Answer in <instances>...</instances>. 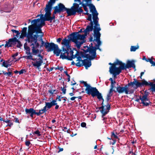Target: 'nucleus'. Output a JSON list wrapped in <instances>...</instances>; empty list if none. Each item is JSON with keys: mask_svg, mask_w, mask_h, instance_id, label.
<instances>
[{"mask_svg": "<svg viewBox=\"0 0 155 155\" xmlns=\"http://www.w3.org/2000/svg\"><path fill=\"white\" fill-rule=\"evenodd\" d=\"M40 20L39 19L33 20L31 21V25L28 27V34L27 35L26 41L32 47V54L36 55L39 52V50L35 48L39 47V45L38 42V34L41 33L42 26L41 24L36 25V24Z\"/></svg>", "mask_w": 155, "mask_h": 155, "instance_id": "f257e3e1", "label": "nucleus"}, {"mask_svg": "<svg viewBox=\"0 0 155 155\" xmlns=\"http://www.w3.org/2000/svg\"><path fill=\"white\" fill-rule=\"evenodd\" d=\"M95 13H93V19L94 23V39L93 41H95L97 44H95V46H91L85 51V53L89 52L92 54L94 59L97 57L96 50L98 49L100 51H102L100 47L101 45L102 42L100 40L101 34L100 31L101 30L99 24L98 23L99 18L97 17L98 13L95 10Z\"/></svg>", "mask_w": 155, "mask_h": 155, "instance_id": "f03ea898", "label": "nucleus"}, {"mask_svg": "<svg viewBox=\"0 0 155 155\" xmlns=\"http://www.w3.org/2000/svg\"><path fill=\"white\" fill-rule=\"evenodd\" d=\"M134 81H130V83H128L124 87H120L119 85L117 86L116 87V92H117L120 94L125 92L126 94H131L134 93V89L129 90V87L130 86L133 87L134 85H135L136 88H138L142 87L144 85H150L151 86V88L150 90H151L152 91H154L155 92V84H153L150 82H149L150 83L149 84L145 80H143L142 82H139L135 79H134Z\"/></svg>", "mask_w": 155, "mask_h": 155, "instance_id": "7ed1b4c3", "label": "nucleus"}, {"mask_svg": "<svg viewBox=\"0 0 155 155\" xmlns=\"http://www.w3.org/2000/svg\"><path fill=\"white\" fill-rule=\"evenodd\" d=\"M69 41L64 38L61 42V44L64 45L65 47L62 48V52L60 55V58L62 59H67L69 61L72 60V57L74 55L73 54L74 52L71 48L69 45Z\"/></svg>", "mask_w": 155, "mask_h": 155, "instance_id": "20e7f679", "label": "nucleus"}, {"mask_svg": "<svg viewBox=\"0 0 155 155\" xmlns=\"http://www.w3.org/2000/svg\"><path fill=\"white\" fill-rule=\"evenodd\" d=\"M84 29H81L79 32H74L69 35L70 40L73 42L75 44V46L77 48L80 49L81 45L84 42V39L85 38V34L81 35L79 33L84 32L83 31Z\"/></svg>", "mask_w": 155, "mask_h": 155, "instance_id": "39448f33", "label": "nucleus"}, {"mask_svg": "<svg viewBox=\"0 0 155 155\" xmlns=\"http://www.w3.org/2000/svg\"><path fill=\"white\" fill-rule=\"evenodd\" d=\"M56 1L55 0H50L48 2V4L46 5V7L45 8L46 13L45 15V18L44 19V21H50V22L51 23L52 22L53 19H55L54 15L57 12L55 13L54 12L55 10L56 9V7H58V5L54 7V10L52 16L51 17V15L52 5L55 3Z\"/></svg>", "mask_w": 155, "mask_h": 155, "instance_id": "423d86ee", "label": "nucleus"}, {"mask_svg": "<svg viewBox=\"0 0 155 155\" xmlns=\"http://www.w3.org/2000/svg\"><path fill=\"white\" fill-rule=\"evenodd\" d=\"M76 51V53L72 57V59L75 58H77L76 61H78L76 64L77 67H80L84 65L86 69L90 67L91 65V60H92L85 59L82 60L81 57L79 53L77 51L76 48L74 49Z\"/></svg>", "mask_w": 155, "mask_h": 155, "instance_id": "0eeeda50", "label": "nucleus"}, {"mask_svg": "<svg viewBox=\"0 0 155 155\" xmlns=\"http://www.w3.org/2000/svg\"><path fill=\"white\" fill-rule=\"evenodd\" d=\"M58 7H56V9L55 10L54 12L55 13L56 12L59 13L61 12L66 11L68 16L75 15V11L74 5L72 6L71 9L67 8L64 5L61 3L58 4Z\"/></svg>", "mask_w": 155, "mask_h": 155, "instance_id": "6e6552de", "label": "nucleus"}, {"mask_svg": "<svg viewBox=\"0 0 155 155\" xmlns=\"http://www.w3.org/2000/svg\"><path fill=\"white\" fill-rule=\"evenodd\" d=\"M80 82L83 84L84 86L86 87L85 91H86L87 94L89 95H91L93 97H94V95L97 90L96 88L91 87L90 84H88L86 82L84 81H81Z\"/></svg>", "mask_w": 155, "mask_h": 155, "instance_id": "1a4fd4ad", "label": "nucleus"}, {"mask_svg": "<svg viewBox=\"0 0 155 155\" xmlns=\"http://www.w3.org/2000/svg\"><path fill=\"white\" fill-rule=\"evenodd\" d=\"M80 82L83 84L84 86L86 87L85 91H86L87 94L89 95H91L93 97H94V95L97 90L96 88L91 87L90 84H88L86 82L84 81H81Z\"/></svg>", "mask_w": 155, "mask_h": 155, "instance_id": "9d476101", "label": "nucleus"}, {"mask_svg": "<svg viewBox=\"0 0 155 155\" xmlns=\"http://www.w3.org/2000/svg\"><path fill=\"white\" fill-rule=\"evenodd\" d=\"M125 70L124 66L121 65L119 67H116L115 64H113V66H110L109 68V71L111 74H113L114 77L119 75L122 70Z\"/></svg>", "mask_w": 155, "mask_h": 155, "instance_id": "9b49d317", "label": "nucleus"}, {"mask_svg": "<svg viewBox=\"0 0 155 155\" xmlns=\"http://www.w3.org/2000/svg\"><path fill=\"white\" fill-rule=\"evenodd\" d=\"M110 108V105L108 104L107 105L102 106L99 108L102 114V118H103V120L104 121L105 119L106 118L104 116L109 112Z\"/></svg>", "mask_w": 155, "mask_h": 155, "instance_id": "f8f14e48", "label": "nucleus"}, {"mask_svg": "<svg viewBox=\"0 0 155 155\" xmlns=\"http://www.w3.org/2000/svg\"><path fill=\"white\" fill-rule=\"evenodd\" d=\"M38 56L40 57V58L36 59L35 61V62L32 61V64L33 66L36 68L38 70L40 69V67L41 66L43 63V57L40 54L38 55Z\"/></svg>", "mask_w": 155, "mask_h": 155, "instance_id": "ddd939ff", "label": "nucleus"}, {"mask_svg": "<svg viewBox=\"0 0 155 155\" xmlns=\"http://www.w3.org/2000/svg\"><path fill=\"white\" fill-rule=\"evenodd\" d=\"M148 94L145 93V94L142 97H140V100L141 101V103L144 106H149V104L151 103L149 99L147 98Z\"/></svg>", "mask_w": 155, "mask_h": 155, "instance_id": "4468645a", "label": "nucleus"}, {"mask_svg": "<svg viewBox=\"0 0 155 155\" xmlns=\"http://www.w3.org/2000/svg\"><path fill=\"white\" fill-rule=\"evenodd\" d=\"M57 45L53 43L48 42H45L44 45V46L47 49V51L48 52L53 51Z\"/></svg>", "mask_w": 155, "mask_h": 155, "instance_id": "2eb2a0df", "label": "nucleus"}, {"mask_svg": "<svg viewBox=\"0 0 155 155\" xmlns=\"http://www.w3.org/2000/svg\"><path fill=\"white\" fill-rule=\"evenodd\" d=\"M86 50H84V51L85 53H84L83 52H79L78 51L79 53V55L81 56V57L83 58H86L90 60H94V58L92 54L90 53V52H89V54H86V53H85V51H86Z\"/></svg>", "mask_w": 155, "mask_h": 155, "instance_id": "dca6fc26", "label": "nucleus"}, {"mask_svg": "<svg viewBox=\"0 0 155 155\" xmlns=\"http://www.w3.org/2000/svg\"><path fill=\"white\" fill-rule=\"evenodd\" d=\"M135 61L134 60L131 61L128 60L127 62V64H125L124 68L125 69L127 68H132L134 69L135 68V65L134 64Z\"/></svg>", "mask_w": 155, "mask_h": 155, "instance_id": "f3484780", "label": "nucleus"}, {"mask_svg": "<svg viewBox=\"0 0 155 155\" xmlns=\"http://www.w3.org/2000/svg\"><path fill=\"white\" fill-rule=\"evenodd\" d=\"M25 111L26 114L30 115V117L31 118L33 117L34 115H36V112L35 110L33 108H26L25 109Z\"/></svg>", "mask_w": 155, "mask_h": 155, "instance_id": "a211bd4d", "label": "nucleus"}, {"mask_svg": "<svg viewBox=\"0 0 155 155\" xmlns=\"http://www.w3.org/2000/svg\"><path fill=\"white\" fill-rule=\"evenodd\" d=\"M30 49H27V50H26V54L28 55L24 56L23 58L28 60H31L35 61L36 60V58H33L32 53L30 52Z\"/></svg>", "mask_w": 155, "mask_h": 155, "instance_id": "6ab92c4d", "label": "nucleus"}, {"mask_svg": "<svg viewBox=\"0 0 155 155\" xmlns=\"http://www.w3.org/2000/svg\"><path fill=\"white\" fill-rule=\"evenodd\" d=\"M95 11H96V12H97V13H98V15H97V17H98V13L97 12L96 9V8L95 7V6L94 5H93L91 7V12H92V16H93V13H95ZM98 18V17H97ZM92 18H93V16L92 17ZM92 19H93V18H92ZM93 21H92V20H91V21H90V23L89 24V25L90 26H91L92 27H94V23H94V20H93Z\"/></svg>", "mask_w": 155, "mask_h": 155, "instance_id": "aec40b11", "label": "nucleus"}, {"mask_svg": "<svg viewBox=\"0 0 155 155\" xmlns=\"http://www.w3.org/2000/svg\"><path fill=\"white\" fill-rule=\"evenodd\" d=\"M73 5L74 7V10L75 11V14L76 12L81 13L83 12V10L81 8H79V5L76 3H74Z\"/></svg>", "mask_w": 155, "mask_h": 155, "instance_id": "412c9836", "label": "nucleus"}, {"mask_svg": "<svg viewBox=\"0 0 155 155\" xmlns=\"http://www.w3.org/2000/svg\"><path fill=\"white\" fill-rule=\"evenodd\" d=\"M94 29V27L88 25L87 26L86 29L83 31L84 32L85 35H87V34H88L90 32L92 31Z\"/></svg>", "mask_w": 155, "mask_h": 155, "instance_id": "4be33fe9", "label": "nucleus"}, {"mask_svg": "<svg viewBox=\"0 0 155 155\" xmlns=\"http://www.w3.org/2000/svg\"><path fill=\"white\" fill-rule=\"evenodd\" d=\"M95 96H96L97 97V98L99 100H102V102L101 103V105L102 106H104V99L103 98V97L102 96L101 94L99 92L98 90L96 91V93L94 95V97Z\"/></svg>", "mask_w": 155, "mask_h": 155, "instance_id": "5701e85b", "label": "nucleus"}, {"mask_svg": "<svg viewBox=\"0 0 155 155\" xmlns=\"http://www.w3.org/2000/svg\"><path fill=\"white\" fill-rule=\"evenodd\" d=\"M53 52L54 54L56 55L57 56H58L60 54H61L60 55H61L62 52V50H60L58 46L57 45L53 51Z\"/></svg>", "mask_w": 155, "mask_h": 155, "instance_id": "b1692460", "label": "nucleus"}, {"mask_svg": "<svg viewBox=\"0 0 155 155\" xmlns=\"http://www.w3.org/2000/svg\"><path fill=\"white\" fill-rule=\"evenodd\" d=\"M45 18H44L43 15H41L40 16V18H38V19H39L40 20L37 22L36 24V25H37L40 24H41V25L42 27L43 25H44L45 24V23L44 22L45 21H44V19ZM35 19H34V20Z\"/></svg>", "mask_w": 155, "mask_h": 155, "instance_id": "393cba45", "label": "nucleus"}, {"mask_svg": "<svg viewBox=\"0 0 155 155\" xmlns=\"http://www.w3.org/2000/svg\"><path fill=\"white\" fill-rule=\"evenodd\" d=\"M56 100L55 99H53L50 102H46L48 107H49V109H50L51 107L54 106H55L56 105Z\"/></svg>", "mask_w": 155, "mask_h": 155, "instance_id": "a878e982", "label": "nucleus"}, {"mask_svg": "<svg viewBox=\"0 0 155 155\" xmlns=\"http://www.w3.org/2000/svg\"><path fill=\"white\" fill-rule=\"evenodd\" d=\"M139 46L138 45L136 46H132L130 47V51H135L136 50L139 48Z\"/></svg>", "mask_w": 155, "mask_h": 155, "instance_id": "bb28decb", "label": "nucleus"}, {"mask_svg": "<svg viewBox=\"0 0 155 155\" xmlns=\"http://www.w3.org/2000/svg\"><path fill=\"white\" fill-rule=\"evenodd\" d=\"M114 64H115V66H116V65L118 64L120 65L119 66H120L121 65H122L124 66V67L125 63H123L122 61H119L118 59H117L116 62L114 63Z\"/></svg>", "mask_w": 155, "mask_h": 155, "instance_id": "cd10ccee", "label": "nucleus"}, {"mask_svg": "<svg viewBox=\"0 0 155 155\" xmlns=\"http://www.w3.org/2000/svg\"><path fill=\"white\" fill-rule=\"evenodd\" d=\"M27 30V27H24L22 29V33L21 35H22L24 36H25L27 37V35L28 34V33L27 34L26 31Z\"/></svg>", "mask_w": 155, "mask_h": 155, "instance_id": "c85d7f7f", "label": "nucleus"}, {"mask_svg": "<svg viewBox=\"0 0 155 155\" xmlns=\"http://www.w3.org/2000/svg\"><path fill=\"white\" fill-rule=\"evenodd\" d=\"M9 41H10L13 44H16L17 41H18V40L15 37H14L13 38L10 39H9Z\"/></svg>", "mask_w": 155, "mask_h": 155, "instance_id": "c756f323", "label": "nucleus"}, {"mask_svg": "<svg viewBox=\"0 0 155 155\" xmlns=\"http://www.w3.org/2000/svg\"><path fill=\"white\" fill-rule=\"evenodd\" d=\"M6 44H5V47H11L12 46V45H13L11 42H10V41H9V40H8V41H6Z\"/></svg>", "mask_w": 155, "mask_h": 155, "instance_id": "7c9ffc66", "label": "nucleus"}, {"mask_svg": "<svg viewBox=\"0 0 155 155\" xmlns=\"http://www.w3.org/2000/svg\"><path fill=\"white\" fill-rule=\"evenodd\" d=\"M58 91L56 90H50L48 91V93L51 94V95H53L54 94H56L57 93Z\"/></svg>", "mask_w": 155, "mask_h": 155, "instance_id": "2f4dec72", "label": "nucleus"}, {"mask_svg": "<svg viewBox=\"0 0 155 155\" xmlns=\"http://www.w3.org/2000/svg\"><path fill=\"white\" fill-rule=\"evenodd\" d=\"M32 133L33 134H36L38 136H40L41 135V134H40V132L38 130H37L36 131L32 132Z\"/></svg>", "mask_w": 155, "mask_h": 155, "instance_id": "473e14b6", "label": "nucleus"}, {"mask_svg": "<svg viewBox=\"0 0 155 155\" xmlns=\"http://www.w3.org/2000/svg\"><path fill=\"white\" fill-rule=\"evenodd\" d=\"M45 112V111L42 109L39 110L38 112H36V115L39 116L40 115L42 114Z\"/></svg>", "mask_w": 155, "mask_h": 155, "instance_id": "72a5a7b5", "label": "nucleus"}, {"mask_svg": "<svg viewBox=\"0 0 155 155\" xmlns=\"http://www.w3.org/2000/svg\"><path fill=\"white\" fill-rule=\"evenodd\" d=\"M45 107L43 108V110H44V111H45V112H46L49 109H50L49 107H48V106H47V104L46 103V102H45Z\"/></svg>", "mask_w": 155, "mask_h": 155, "instance_id": "f704fd0d", "label": "nucleus"}, {"mask_svg": "<svg viewBox=\"0 0 155 155\" xmlns=\"http://www.w3.org/2000/svg\"><path fill=\"white\" fill-rule=\"evenodd\" d=\"M45 107L43 108V110H44V111H45V112H46L49 109H50L49 107H48V106H47V104L46 103V102H45Z\"/></svg>", "mask_w": 155, "mask_h": 155, "instance_id": "c9c22d12", "label": "nucleus"}, {"mask_svg": "<svg viewBox=\"0 0 155 155\" xmlns=\"http://www.w3.org/2000/svg\"><path fill=\"white\" fill-rule=\"evenodd\" d=\"M154 59V58L152 57L151 58L147 59L145 58V60L147 62H149L151 64H152L153 63V61L152 60L153 59Z\"/></svg>", "mask_w": 155, "mask_h": 155, "instance_id": "e433bc0d", "label": "nucleus"}, {"mask_svg": "<svg viewBox=\"0 0 155 155\" xmlns=\"http://www.w3.org/2000/svg\"><path fill=\"white\" fill-rule=\"evenodd\" d=\"M2 64V66H4L6 68H8L9 66L10 65V64H8L5 61H3Z\"/></svg>", "mask_w": 155, "mask_h": 155, "instance_id": "4c0bfd02", "label": "nucleus"}, {"mask_svg": "<svg viewBox=\"0 0 155 155\" xmlns=\"http://www.w3.org/2000/svg\"><path fill=\"white\" fill-rule=\"evenodd\" d=\"M63 85H64V86H63V87H61V90L62 91V92L63 93V94H66V89L65 88L66 87V85H65V87L64 86V84Z\"/></svg>", "mask_w": 155, "mask_h": 155, "instance_id": "58836bf2", "label": "nucleus"}, {"mask_svg": "<svg viewBox=\"0 0 155 155\" xmlns=\"http://www.w3.org/2000/svg\"><path fill=\"white\" fill-rule=\"evenodd\" d=\"M64 97H62L61 95H60L58 96L57 97L55 100H56V102L57 101H61V99Z\"/></svg>", "mask_w": 155, "mask_h": 155, "instance_id": "ea45409f", "label": "nucleus"}, {"mask_svg": "<svg viewBox=\"0 0 155 155\" xmlns=\"http://www.w3.org/2000/svg\"><path fill=\"white\" fill-rule=\"evenodd\" d=\"M17 43V45L16 46L18 48H20V47L22 46V44H21V42L18 40L16 42Z\"/></svg>", "mask_w": 155, "mask_h": 155, "instance_id": "a19ab883", "label": "nucleus"}, {"mask_svg": "<svg viewBox=\"0 0 155 155\" xmlns=\"http://www.w3.org/2000/svg\"><path fill=\"white\" fill-rule=\"evenodd\" d=\"M116 82L115 81H114L113 82H111L110 85V88L114 89L115 87V85Z\"/></svg>", "mask_w": 155, "mask_h": 155, "instance_id": "79ce46f5", "label": "nucleus"}, {"mask_svg": "<svg viewBox=\"0 0 155 155\" xmlns=\"http://www.w3.org/2000/svg\"><path fill=\"white\" fill-rule=\"evenodd\" d=\"M83 6L84 8V10L86 12H88V9L87 6L84 4H83Z\"/></svg>", "mask_w": 155, "mask_h": 155, "instance_id": "37998d69", "label": "nucleus"}, {"mask_svg": "<svg viewBox=\"0 0 155 155\" xmlns=\"http://www.w3.org/2000/svg\"><path fill=\"white\" fill-rule=\"evenodd\" d=\"M67 127H63V130L65 132H67L68 133H69V129L68 130L67 129Z\"/></svg>", "mask_w": 155, "mask_h": 155, "instance_id": "c03bdc74", "label": "nucleus"}, {"mask_svg": "<svg viewBox=\"0 0 155 155\" xmlns=\"http://www.w3.org/2000/svg\"><path fill=\"white\" fill-rule=\"evenodd\" d=\"M113 91H114L115 92H116V90H114L113 89L110 88L108 93L110 94H112V93L113 92Z\"/></svg>", "mask_w": 155, "mask_h": 155, "instance_id": "a18cd8bd", "label": "nucleus"}, {"mask_svg": "<svg viewBox=\"0 0 155 155\" xmlns=\"http://www.w3.org/2000/svg\"><path fill=\"white\" fill-rule=\"evenodd\" d=\"M56 70L58 69L60 70L61 71H62L63 70V67H59L58 66L57 68H55Z\"/></svg>", "mask_w": 155, "mask_h": 155, "instance_id": "49530a36", "label": "nucleus"}, {"mask_svg": "<svg viewBox=\"0 0 155 155\" xmlns=\"http://www.w3.org/2000/svg\"><path fill=\"white\" fill-rule=\"evenodd\" d=\"M88 17L87 18V20L90 21L92 20V15L91 14H89L88 15Z\"/></svg>", "mask_w": 155, "mask_h": 155, "instance_id": "de8ad7c7", "label": "nucleus"}, {"mask_svg": "<svg viewBox=\"0 0 155 155\" xmlns=\"http://www.w3.org/2000/svg\"><path fill=\"white\" fill-rule=\"evenodd\" d=\"M26 71H25L24 69H22L20 71H19V74H23L24 72H26Z\"/></svg>", "mask_w": 155, "mask_h": 155, "instance_id": "09e8293b", "label": "nucleus"}, {"mask_svg": "<svg viewBox=\"0 0 155 155\" xmlns=\"http://www.w3.org/2000/svg\"><path fill=\"white\" fill-rule=\"evenodd\" d=\"M18 52H16L15 54L12 55V57L14 59H15V57L18 55Z\"/></svg>", "mask_w": 155, "mask_h": 155, "instance_id": "8fccbe9b", "label": "nucleus"}, {"mask_svg": "<svg viewBox=\"0 0 155 155\" xmlns=\"http://www.w3.org/2000/svg\"><path fill=\"white\" fill-rule=\"evenodd\" d=\"M111 134H111L112 137H113L117 139L118 138L117 136V135H115L114 132H113L111 133Z\"/></svg>", "mask_w": 155, "mask_h": 155, "instance_id": "3c124183", "label": "nucleus"}, {"mask_svg": "<svg viewBox=\"0 0 155 155\" xmlns=\"http://www.w3.org/2000/svg\"><path fill=\"white\" fill-rule=\"evenodd\" d=\"M81 127H86V124L85 122H82L81 123Z\"/></svg>", "mask_w": 155, "mask_h": 155, "instance_id": "603ef678", "label": "nucleus"}, {"mask_svg": "<svg viewBox=\"0 0 155 155\" xmlns=\"http://www.w3.org/2000/svg\"><path fill=\"white\" fill-rule=\"evenodd\" d=\"M30 143V142L29 141H26L25 142V144L27 147H29Z\"/></svg>", "mask_w": 155, "mask_h": 155, "instance_id": "864d4df0", "label": "nucleus"}, {"mask_svg": "<svg viewBox=\"0 0 155 155\" xmlns=\"http://www.w3.org/2000/svg\"><path fill=\"white\" fill-rule=\"evenodd\" d=\"M110 99H111V97L107 96V98H106L107 103L106 104V105H107V104H109L108 102L109 101Z\"/></svg>", "mask_w": 155, "mask_h": 155, "instance_id": "5fc2aeb1", "label": "nucleus"}, {"mask_svg": "<svg viewBox=\"0 0 155 155\" xmlns=\"http://www.w3.org/2000/svg\"><path fill=\"white\" fill-rule=\"evenodd\" d=\"M13 124L12 123V121L11 120L10 122L6 126H9V127H11L12 125Z\"/></svg>", "mask_w": 155, "mask_h": 155, "instance_id": "6e6d98bb", "label": "nucleus"}, {"mask_svg": "<svg viewBox=\"0 0 155 155\" xmlns=\"http://www.w3.org/2000/svg\"><path fill=\"white\" fill-rule=\"evenodd\" d=\"M55 109L57 110L59 108V106L58 105L57 103V102H56V105H55Z\"/></svg>", "mask_w": 155, "mask_h": 155, "instance_id": "4d7b16f0", "label": "nucleus"}, {"mask_svg": "<svg viewBox=\"0 0 155 155\" xmlns=\"http://www.w3.org/2000/svg\"><path fill=\"white\" fill-rule=\"evenodd\" d=\"M11 31L13 32V33H17V32H18V31H17L16 30H15L14 29H12Z\"/></svg>", "mask_w": 155, "mask_h": 155, "instance_id": "13d9d810", "label": "nucleus"}, {"mask_svg": "<svg viewBox=\"0 0 155 155\" xmlns=\"http://www.w3.org/2000/svg\"><path fill=\"white\" fill-rule=\"evenodd\" d=\"M115 142H116V141L115 140H113V142H110V144H112V145H114L115 143Z\"/></svg>", "mask_w": 155, "mask_h": 155, "instance_id": "bf43d9fd", "label": "nucleus"}, {"mask_svg": "<svg viewBox=\"0 0 155 155\" xmlns=\"http://www.w3.org/2000/svg\"><path fill=\"white\" fill-rule=\"evenodd\" d=\"M20 35V33L19 32V31H18V32H17L16 34V35H15L16 37H17V38Z\"/></svg>", "mask_w": 155, "mask_h": 155, "instance_id": "052dcab7", "label": "nucleus"}, {"mask_svg": "<svg viewBox=\"0 0 155 155\" xmlns=\"http://www.w3.org/2000/svg\"><path fill=\"white\" fill-rule=\"evenodd\" d=\"M41 41L42 45L44 46V44H45V43L44 42V41L43 40V39L41 38Z\"/></svg>", "mask_w": 155, "mask_h": 155, "instance_id": "680f3d73", "label": "nucleus"}, {"mask_svg": "<svg viewBox=\"0 0 155 155\" xmlns=\"http://www.w3.org/2000/svg\"><path fill=\"white\" fill-rule=\"evenodd\" d=\"M24 47L25 49L26 50H27V49H30L29 47L25 46V45H24Z\"/></svg>", "mask_w": 155, "mask_h": 155, "instance_id": "e2e57ef3", "label": "nucleus"}, {"mask_svg": "<svg viewBox=\"0 0 155 155\" xmlns=\"http://www.w3.org/2000/svg\"><path fill=\"white\" fill-rule=\"evenodd\" d=\"M15 121L16 123H19V120L17 118H15Z\"/></svg>", "mask_w": 155, "mask_h": 155, "instance_id": "0e129e2a", "label": "nucleus"}, {"mask_svg": "<svg viewBox=\"0 0 155 155\" xmlns=\"http://www.w3.org/2000/svg\"><path fill=\"white\" fill-rule=\"evenodd\" d=\"M12 74V73L11 72L8 71L7 73V75L8 76H10Z\"/></svg>", "mask_w": 155, "mask_h": 155, "instance_id": "69168bd1", "label": "nucleus"}, {"mask_svg": "<svg viewBox=\"0 0 155 155\" xmlns=\"http://www.w3.org/2000/svg\"><path fill=\"white\" fill-rule=\"evenodd\" d=\"M63 150V149L61 148H59V150L58 151V152H60L62 151Z\"/></svg>", "mask_w": 155, "mask_h": 155, "instance_id": "338daca9", "label": "nucleus"}, {"mask_svg": "<svg viewBox=\"0 0 155 155\" xmlns=\"http://www.w3.org/2000/svg\"><path fill=\"white\" fill-rule=\"evenodd\" d=\"M11 120H3V122H5V123H8V124L10 122V121Z\"/></svg>", "mask_w": 155, "mask_h": 155, "instance_id": "774afa93", "label": "nucleus"}]
</instances>
